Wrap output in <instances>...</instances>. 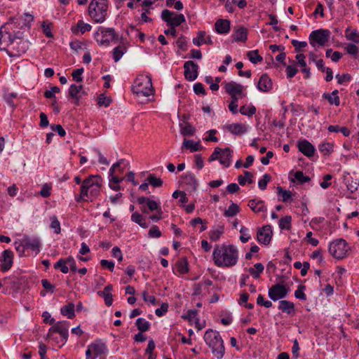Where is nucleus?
Masks as SVG:
<instances>
[{
  "instance_id": "b1692460",
  "label": "nucleus",
  "mask_w": 359,
  "mask_h": 359,
  "mask_svg": "<svg viewBox=\"0 0 359 359\" xmlns=\"http://www.w3.org/2000/svg\"><path fill=\"white\" fill-rule=\"evenodd\" d=\"M184 149L189 150L191 152H195L202 151L203 147L201 144L200 141L196 142L193 140L184 138L181 149L184 150Z\"/></svg>"
},
{
  "instance_id": "7c9ffc66",
  "label": "nucleus",
  "mask_w": 359,
  "mask_h": 359,
  "mask_svg": "<svg viewBox=\"0 0 359 359\" xmlns=\"http://www.w3.org/2000/svg\"><path fill=\"white\" fill-rule=\"evenodd\" d=\"M345 184L347 189L353 194L358 190L359 187V180L358 179H353L352 177H349L345 178Z\"/></svg>"
},
{
  "instance_id": "052dcab7",
  "label": "nucleus",
  "mask_w": 359,
  "mask_h": 359,
  "mask_svg": "<svg viewBox=\"0 0 359 359\" xmlns=\"http://www.w3.org/2000/svg\"><path fill=\"white\" fill-rule=\"evenodd\" d=\"M294 180L299 183L303 184L310 181V177L304 175L302 171H297L294 174Z\"/></svg>"
},
{
  "instance_id": "58836bf2",
  "label": "nucleus",
  "mask_w": 359,
  "mask_h": 359,
  "mask_svg": "<svg viewBox=\"0 0 359 359\" xmlns=\"http://www.w3.org/2000/svg\"><path fill=\"white\" fill-rule=\"evenodd\" d=\"M264 266L262 263H257L254 265V268H250L249 272L254 278H259L260 274L263 272Z\"/></svg>"
},
{
  "instance_id": "9d476101",
  "label": "nucleus",
  "mask_w": 359,
  "mask_h": 359,
  "mask_svg": "<svg viewBox=\"0 0 359 359\" xmlns=\"http://www.w3.org/2000/svg\"><path fill=\"white\" fill-rule=\"evenodd\" d=\"M162 20L170 27H176L185 22L183 14H176L169 10H163L161 13Z\"/></svg>"
},
{
  "instance_id": "4468645a",
  "label": "nucleus",
  "mask_w": 359,
  "mask_h": 359,
  "mask_svg": "<svg viewBox=\"0 0 359 359\" xmlns=\"http://www.w3.org/2000/svg\"><path fill=\"white\" fill-rule=\"evenodd\" d=\"M184 77L187 81H193L196 80L198 74V66L191 60H189L184 64Z\"/></svg>"
},
{
  "instance_id": "0e129e2a",
  "label": "nucleus",
  "mask_w": 359,
  "mask_h": 359,
  "mask_svg": "<svg viewBox=\"0 0 359 359\" xmlns=\"http://www.w3.org/2000/svg\"><path fill=\"white\" fill-rule=\"evenodd\" d=\"M176 45L178 47V48L181 49L182 50H187V42L186 37L182 35L180 36L176 41Z\"/></svg>"
},
{
  "instance_id": "6e6d98bb",
  "label": "nucleus",
  "mask_w": 359,
  "mask_h": 359,
  "mask_svg": "<svg viewBox=\"0 0 359 359\" xmlns=\"http://www.w3.org/2000/svg\"><path fill=\"white\" fill-rule=\"evenodd\" d=\"M41 28L44 34L48 37L52 38L53 36L51 29H52V23L48 20H44L42 22Z\"/></svg>"
},
{
  "instance_id": "393cba45",
  "label": "nucleus",
  "mask_w": 359,
  "mask_h": 359,
  "mask_svg": "<svg viewBox=\"0 0 359 359\" xmlns=\"http://www.w3.org/2000/svg\"><path fill=\"white\" fill-rule=\"evenodd\" d=\"M278 309L287 315H293L295 313L294 304L287 300H280L279 302Z\"/></svg>"
},
{
  "instance_id": "79ce46f5",
  "label": "nucleus",
  "mask_w": 359,
  "mask_h": 359,
  "mask_svg": "<svg viewBox=\"0 0 359 359\" xmlns=\"http://www.w3.org/2000/svg\"><path fill=\"white\" fill-rule=\"evenodd\" d=\"M149 184L154 188L162 187L163 182L161 178H158L154 174H149L147 179Z\"/></svg>"
},
{
  "instance_id": "5fc2aeb1",
  "label": "nucleus",
  "mask_w": 359,
  "mask_h": 359,
  "mask_svg": "<svg viewBox=\"0 0 359 359\" xmlns=\"http://www.w3.org/2000/svg\"><path fill=\"white\" fill-rule=\"evenodd\" d=\"M306 286L304 285H299L297 289L294 291V297L302 301L306 300V295L304 293Z\"/></svg>"
},
{
  "instance_id": "f03ea898",
  "label": "nucleus",
  "mask_w": 359,
  "mask_h": 359,
  "mask_svg": "<svg viewBox=\"0 0 359 359\" xmlns=\"http://www.w3.org/2000/svg\"><path fill=\"white\" fill-rule=\"evenodd\" d=\"M102 179L100 175H90L81 186L80 198L83 201L97 197L101 189Z\"/></svg>"
},
{
  "instance_id": "423d86ee",
  "label": "nucleus",
  "mask_w": 359,
  "mask_h": 359,
  "mask_svg": "<svg viewBox=\"0 0 359 359\" xmlns=\"http://www.w3.org/2000/svg\"><path fill=\"white\" fill-rule=\"evenodd\" d=\"M133 91L137 95L148 97L153 94L154 89L152 86L151 78L148 75H140L137 77L133 86Z\"/></svg>"
},
{
  "instance_id": "9b49d317",
  "label": "nucleus",
  "mask_w": 359,
  "mask_h": 359,
  "mask_svg": "<svg viewBox=\"0 0 359 359\" xmlns=\"http://www.w3.org/2000/svg\"><path fill=\"white\" fill-rule=\"evenodd\" d=\"M290 292L289 287L282 283H276L272 285L268 291L269 298L276 302L287 297Z\"/></svg>"
},
{
  "instance_id": "bb28decb",
  "label": "nucleus",
  "mask_w": 359,
  "mask_h": 359,
  "mask_svg": "<svg viewBox=\"0 0 359 359\" xmlns=\"http://www.w3.org/2000/svg\"><path fill=\"white\" fill-rule=\"evenodd\" d=\"M92 26L88 23L84 22L83 20H79L75 26L72 27L71 30L74 34H78L79 32L83 34L87 32H90Z\"/></svg>"
},
{
  "instance_id": "13d9d810",
  "label": "nucleus",
  "mask_w": 359,
  "mask_h": 359,
  "mask_svg": "<svg viewBox=\"0 0 359 359\" xmlns=\"http://www.w3.org/2000/svg\"><path fill=\"white\" fill-rule=\"evenodd\" d=\"M271 177L269 174L265 173L258 182V187L261 190H265L267 184L270 182Z\"/></svg>"
},
{
  "instance_id": "e2e57ef3",
  "label": "nucleus",
  "mask_w": 359,
  "mask_h": 359,
  "mask_svg": "<svg viewBox=\"0 0 359 359\" xmlns=\"http://www.w3.org/2000/svg\"><path fill=\"white\" fill-rule=\"evenodd\" d=\"M205 31H199L198 32L197 38L193 39V43L197 46H201L203 43L204 38L205 36Z\"/></svg>"
},
{
  "instance_id": "2eb2a0df",
  "label": "nucleus",
  "mask_w": 359,
  "mask_h": 359,
  "mask_svg": "<svg viewBox=\"0 0 359 359\" xmlns=\"http://www.w3.org/2000/svg\"><path fill=\"white\" fill-rule=\"evenodd\" d=\"M224 89L229 95H240L241 98L245 96L243 93L244 87L240 83L233 81L225 83Z\"/></svg>"
},
{
  "instance_id": "a878e982",
  "label": "nucleus",
  "mask_w": 359,
  "mask_h": 359,
  "mask_svg": "<svg viewBox=\"0 0 359 359\" xmlns=\"http://www.w3.org/2000/svg\"><path fill=\"white\" fill-rule=\"evenodd\" d=\"M232 36L236 41L245 42L248 39V29L243 26L238 27Z\"/></svg>"
},
{
  "instance_id": "a18cd8bd",
  "label": "nucleus",
  "mask_w": 359,
  "mask_h": 359,
  "mask_svg": "<svg viewBox=\"0 0 359 359\" xmlns=\"http://www.w3.org/2000/svg\"><path fill=\"white\" fill-rule=\"evenodd\" d=\"M54 268L55 269H60L63 273H67L69 272V267L67 266L66 258L60 259L55 264Z\"/></svg>"
},
{
  "instance_id": "ddd939ff",
  "label": "nucleus",
  "mask_w": 359,
  "mask_h": 359,
  "mask_svg": "<svg viewBox=\"0 0 359 359\" xmlns=\"http://www.w3.org/2000/svg\"><path fill=\"white\" fill-rule=\"evenodd\" d=\"M69 323L67 321H59L56 323H54L53 326L49 330L48 334H51L52 333L55 332L59 333L64 341L66 342L69 335Z\"/></svg>"
},
{
  "instance_id": "f704fd0d",
  "label": "nucleus",
  "mask_w": 359,
  "mask_h": 359,
  "mask_svg": "<svg viewBox=\"0 0 359 359\" xmlns=\"http://www.w3.org/2000/svg\"><path fill=\"white\" fill-rule=\"evenodd\" d=\"M176 266L177 270L180 274H186L189 272V263L186 257L180 259Z\"/></svg>"
},
{
  "instance_id": "c03bdc74",
  "label": "nucleus",
  "mask_w": 359,
  "mask_h": 359,
  "mask_svg": "<svg viewBox=\"0 0 359 359\" xmlns=\"http://www.w3.org/2000/svg\"><path fill=\"white\" fill-rule=\"evenodd\" d=\"M245 176L239 175L238 177V181L240 185L244 186L246 182L252 183V178L253 177V175L252 172L249 171H244Z\"/></svg>"
},
{
  "instance_id": "39448f33",
  "label": "nucleus",
  "mask_w": 359,
  "mask_h": 359,
  "mask_svg": "<svg viewBox=\"0 0 359 359\" xmlns=\"http://www.w3.org/2000/svg\"><path fill=\"white\" fill-rule=\"evenodd\" d=\"M5 34L8 35L11 49L0 48V50L5 51L10 57H19L29 49L28 41L24 39L15 41V38H12V34L10 32L5 31Z\"/></svg>"
},
{
  "instance_id": "09e8293b",
  "label": "nucleus",
  "mask_w": 359,
  "mask_h": 359,
  "mask_svg": "<svg viewBox=\"0 0 359 359\" xmlns=\"http://www.w3.org/2000/svg\"><path fill=\"white\" fill-rule=\"evenodd\" d=\"M131 220L133 222L138 224L140 226H142L143 228L147 227V222H146L145 219H144V217H142V215L137 212H134L132 215Z\"/></svg>"
},
{
  "instance_id": "603ef678",
  "label": "nucleus",
  "mask_w": 359,
  "mask_h": 359,
  "mask_svg": "<svg viewBox=\"0 0 359 359\" xmlns=\"http://www.w3.org/2000/svg\"><path fill=\"white\" fill-rule=\"evenodd\" d=\"M241 236H240V241L243 243H245L249 241V240L251 238V235L250 233V230L247 227L242 226L240 229Z\"/></svg>"
},
{
  "instance_id": "20e7f679",
  "label": "nucleus",
  "mask_w": 359,
  "mask_h": 359,
  "mask_svg": "<svg viewBox=\"0 0 359 359\" xmlns=\"http://www.w3.org/2000/svg\"><path fill=\"white\" fill-rule=\"evenodd\" d=\"M107 0H92L88 6V15L96 23L103 22L107 15Z\"/></svg>"
},
{
  "instance_id": "473e14b6",
  "label": "nucleus",
  "mask_w": 359,
  "mask_h": 359,
  "mask_svg": "<svg viewBox=\"0 0 359 359\" xmlns=\"http://www.w3.org/2000/svg\"><path fill=\"white\" fill-rule=\"evenodd\" d=\"M180 133L183 136H193L196 133V128L189 123H186L184 125L180 123Z\"/></svg>"
},
{
  "instance_id": "338daca9",
  "label": "nucleus",
  "mask_w": 359,
  "mask_h": 359,
  "mask_svg": "<svg viewBox=\"0 0 359 359\" xmlns=\"http://www.w3.org/2000/svg\"><path fill=\"white\" fill-rule=\"evenodd\" d=\"M168 304L167 303H163L160 308L156 309L155 314L158 317H161L168 312Z\"/></svg>"
},
{
  "instance_id": "6e6552de",
  "label": "nucleus",
  "mask_w": 359,
  "mask_h": 359,
  "mask_svg": "<svg viewBox=\"0 0 359 359\" xmlns=\"http://www.w3.org/2000/svg\"><path fill=\"white\" fill-rule=\"evenodd\" d=\"M94 38L100 45L108 46L117 38V35L113 28L99 27L94 34Z\"/></svg>"
},
{
  "instance_id": "5701e85b",
  "label": "nucleus",
  "mask_w": 359,
  "mask_h": 359,
  "mask_svg": "<svg viewBox=\"0 0 359 359\" xmlns=\"http://www.w3.org/2000/svg\"><path fill=\"white\" fill-rule=\"evenodd\" d=\"M233 150L229 147H226L222 149V153L219 155V163L225 168L230 166L231 163V158L233 156Z\"/></svg>"
},
{
  "instance_id": "c85d7f7f",
  "label": "nucleus",
  "mask_w": 359,
  "mask_h": 359,
  "mask_svg": "<svg viewBox=\"0 0 359 359\" xmlns=\"http://www.w3.org/2000/svg\"><path fill=\"white\" fill-rule=\"evenodd\" d=\"M184 183L189 185L192 189H196L198 185V182L194 173L188 172L182 175Z\"/></svg>"
},
{
  "instance_id": "49530a36",
  "label": "nucleus",
  "mask_w": 359,
  "mask_h": 359,
  "mask_svg": "<svg viewBox=\"0 0 359 359\" xmlns=\"http://www.w3.org/2000/svg\"><path fill=\"white\" fill-rule=\"evenodd\" d=\"M292 217L287 215L282 217L279 221V227L280 229L290 230L291 229Z\"/></svg>"
},
{
  "instance_id": "8fccbe9b",
  "label": "nucleus",
  "mask_w": 359,
  "mask_h": 359,
  "mask_svg": "<svg viewBox=\"0 0 359 359\" xmlns=\"http://www.w3.org/2000/svg\"><path fill=\"white\" fill-rule=\"evenodd\" d=\"M126 52V48L123 46H118L113 50V59L117 62Z\"/></svg>"
},
{
  "instance_id": "864d4df0",
  "label": "nucleus",
  "mask_w": 359,
  "mask_h": 359,
  "mask_svg": "<svg viewBox=\"0 0 359 359\" xmlns=\"http://www.w3.org/2000/svg\"><path fill=\"white\" fill-rule=\"evenodd\" d=\"M50 229L54 230V232L57 234L60 233L61 231L60 223L55 215H53L50 217Z\"/></svg>"
},
{
  "instance_id": "2f4dec72",
  "label": "nucleus",
  "mask_w": 359,
  "mask_h": 359,
  "mask_svg": "<svg viewBox=\"0 0 359 359\" xmlns=\"http://www.w3.org/2000/svg\"><path fill=\"white\" fill-rule=\"evenodd\" d=\"M60 312L63 316H67L69 319H72L75 316L74 304L73 303H69L68 304L63 306L60 309Z\"/></svg>"
},
{
  "instance_id": "4d7b16f0",
  "label": "nucleus",
  "mask_w": 359,
  "mask_h": 359,
  "mask_svg": "<svg viewBox=\"0 0 359 359\" xmlns=\"http://www.w3.org/2000/svg\"><path fill=\"white\" fill-rule=\"evenodd\" d=\"M346 36L350 41L359 43V33L356 30H351L349 28H347L346 29Z\"/></svg>"
},
{
  "instance_id": "f8f14e48",
  "label": "nucleus",
  "mask_w": 359,
  "mask_h": 359,
  "mask_svg": "<svg viewBox=\"0 0 359 359\" xmlns=\"http://www.w3.org/2000/svg\"><path fill=\"white\" fill-rule=\"evenodd\" d=\"M107 350V346L104 343L100 341L91 343L88 346L86 351V359H95L97 357L104 354Z\"/></svg>"
},
{
  "instance_id": "ea45409f",
  "label": "nucleus",
  "mask_w": 359,
  "mask_h": 359,
  "mask_svg": "<svg viewBox=\"0 0 359 359\" xmlns=\"http://www.w3.org/2000/svg\"><path fill=\"white\" fill-rule=\"evenodd\" d=\"M224 233V226H218L217 229L209 232V238L212 241H217Z\"/></svg>"
},
{
  "instance_id": "de8ad7c7",
  "label": "nucleus",
  "mask_w": 359,
  "mask_h": 359,
  "mask_svg": "<svg viewBox=\"0 0 359 359\" xmlns=\"http://www.w3.org/2000/svg\"><path fill=\"white\" fill-rule=\"evenodd\" d=\"M240 112L243 115L252 116L256 113V108L252 104H250L248 106L243 105L240 108Z\"/></svg>"
},
{
  "instance_id": "f3484780",
  "label": "nucleus",
  "mask_w": 359,
  "mask_h": 359,
  "mask_svg": "<svg viewBox=\"0 0 359 359\" xmlns=\"http://www.w3.org/2000/svg\"><path fill=\"white\" fill-rule=\"evenodd\" d=\"M271 237L272 231L269 225L264 226L262 229H258L257 238L259 243L268 245L271 242Z\"/></svg>"
},
{
  "instance_id": "a19ab883",
  "label": "nucleus",
  "mask_w": 359,
  "mask_h": 359,
  "mask_svg": "<svg viewBox=\"0 0 359 359\" xmlns=\"http://www.w3.org/2000/svg\"><path fill=\"white\" fill-rule=\"evenodd\" d=\"M247 56L250 61L253 64H257L263 60V57L259 55L257 50H250L247 53Z\"/></svg>"
},
{
  "instance_id": "aec40b11",
  "label": "nucleus",
  "mask_w": 359,
  "mask_h": 359,
  "mask_svg": "<svg viewBox=\"0 0 359 359\" xmlns=\"http://www.w3.org/2000/svg\"><path fill=\"white\" fill-rule=\"evenodd\" d=\"M137 201L139 204H146L150 211H156L159 214H163L161 207L159 203L144 196L138 197Z\"/></svg>"
},
{
  "instance_id": "1a4fd4ad",
  "label": "nucleus",
  "mask_w": 359,
  "mask_h": 359,
  "mask_svg": "<svg viewBox=\"0 0 359 359\" xmlns=\"http://www.w3.org/2000/svg\"><path fill=\"white\" fill-rule=\"evenodd\" d=\"M330 32L328 29H319L311 32L309 36L310 44L313 47H323L330 40Z\"/></svg>"
},
{
  "instance_id": "c756f323",
  "label": "nucleus",
  "mask_w": 359,
  "mask_h": 359,
  "mask_svg": "<svg viewBox=\"0 0 359 359\" xmlns=\"http://www.w3.org/2000/svg\"><path fill=\"white\" fill-rule=\"evenodd\" d=\"M227 130L232 134L241 135L247 131V128L242 123H231L226 126Z\"/></svg>"
},
{
  "instance_id": "774afa93",
  "label": "nucleus",
  "mask_w": 359,
  "mask_h": 359,
  "mask_svg": "<svg viewBox=\"0 0 359 359\" xmlns=\"http://www.w3.org/2000/svg\"><path fill=\"white\" fill-rule=\"evenodd\" d=\"M345 50L348 54L352 55H357L358 53V48L353 43H348L345 48Z\"/></svg>"
},
{
  "instance_id": "37998d69",
  "label": "nucleus",
  "mask_w": 359,
  "mask_h": 359,
  "mask_svg": "<svg viewBox=\"0 0 359 359\" xmlns=\"http://www.w3.org/2000/svg\"><path fill=\"white\" fill-rule=\"evenodd\" d=\"M240 211L239 206L234 203H232L224 212L225 217H231L237 215Z\"/></svg>"
},
{
  "instance_id": "4be33fe9",
  "label": "nucleus",
  "mask_w": 359,
  "mask_h": 359,
  "mask_svg": "<svg viewBox=\"0 0 359 359\" xmlns=\"http://www.w3.org/2000/svg\"><path fill=\"white\" fill-rule=\"evenodd\" d=\"M231 22L226 19H219L215 23V29L219 34H226L231 29Z\"/></svg>"
},
{
  "instance_id": "bf43d9fd",
  "label": "nucleus",
  "mask_w": 359,
  "mask_h": 359,
  "mask_svg": "<svg viewBox=\"0 0 359 359\" xmlns=\"http://www.w3.org/2000/svg\"><path fill=\"white\" fill-rule=\"evenodd\" d=\"M323 97L326 99L332 105L339 106L340 104V99L339 96L333 97L330 93H324Z\"/></svg>"
},
{
  "instance_id": "3c124183",
  "label": "nucleus",
  "mask_w": 359,
  "mask_h": 359,
  "mask_svg": "<svg viewBox=\"0 0 359 359\" xmlns=\"http://www.w3.org/2000/svg\"><path fill=\"white\" fill-rule=\"evenodd\" d=\"M198 311L196 310H189L185 314L182 316V318L188 321L195 320V323L197 325L198 319L197 318Z\"/></svg>"
},
{
  "instance_id": "dca6fc26",
  "label": "nucleus",
  "mask_w": 359,
  "mask_h": 359,
  "mask_svg": "<svg viewBox=\"0 0 359 359\" xmlns=\"http://www.w3.org/2000/svg\"><path fill=\"white\" fill-rule=\"evenodd\" d=\"M14 254L11 250H5L2 252L1 259V269L2 271H8L13 266Z\"/></svg>"
},
{
  "instance_id": "f257e3e1",
  "label": "nucleus",
  "mask_w": 359,
  "mask_h": 359,
  "mask_svg": "<svg viewBox=\"0 0 359 359\" xmlns=\"http://www.w3.org/2000/svg\"><path fill=\"white\" fill-rule=\"evenodd\" d=\"M238 255V250L233 245H216L212 252V260L218 267L230 268L236 265Z\"/></svg>"
},
{
  "instance_id": "0eeeda50",
  "label": "nucleus",
  "mask_w": 359,
  "mask_h": 359,
  "mask_svg": "<svg viewBox=\"0 0 359 359\" xmlns=\"http://www.w3.org/2000/svg\"><path fill=\"white\" fill-rule=\"evenodd\" d=\"M329 253L334 258L341 259L345 258L350 247L348 243L343 238L336 239L331 242L329 245Z\"/></svg>"
},
{
  "instance_id": "72a5a7b5",
  "label": "nucleus",
  "mask_w": 359,
  "mask_h": 359,
  "mask_svg": "<svg viewBox=\"0 0 359 359\" xmlns=\"http://www.w3.org/2000/svg\"><path fill=\"white\" fill-rule=\"evenodd\" d=\"M278 194L281 196L283 203H291L293 201L292 194L290 191L285 190L281 187H277Z\"/></svg>"
},
{
  "instance_id": "a211bd4d",
  "label": "nucleus",
  "mask_w": 359,
  "mask_h": 359,
  "mask_svg": "<svg viewBox=\"0 0 359 359\" xmlns=\"http://www.w3.org/2000/svg\"><path fill=\"white\" fill-rule=\"evenodd\" d=\"M22 241L26 249L32 250V251H34L36 254H38L40 252L41 243L39 238L25 236L22 238Z\"/></svg>"
},
{
  "instance_id": "e433bc0d",
  "label": "nucleus",
  "mask_w": 359,
  "mask_h": 359,
  "mask_svg": "<svg viewBox=\"0 0 359 359\" xmlns=\"http://www.w3.org/2000/svg\"><path fill=\"white\" fill-rule=\"evenodd\" d=\"M135 325L137 327L138 330L141 332L148 331L151 327L150 323L142 318H137L136 320Z\"/></svg>"
},
{
  "instance_id": "c9c22d12",
  "label": "nucleus",
  "mask_w": 359,
  "mask_h": 359,
  "mask_svg": "<svg viewBox=\"0 0 359 359\" xmlns=\"http://www.w3.org/2000/svg\"><path fill=\"white\" fill-rule=\"evenodd\" d=\"M82 89V86H76L75 84H72L69 88V96L75 99L76 100V104L78 103L81 96L79 93Z\"/></svg>"
},
{
  "instance_id": "69168bd1",
  "label": "nucleus",
  "mask_w": 359,
  "mask_h": 359,
  "mask_svg": "<svg viewBox=\"0 0 359 359\" xmlns=\"http://www.w3.org/2000/svg\"><path fill=\"white\" fill-rule=\"evenodd\" d=\"M336 79H337V83L341 85L351 81V76L349 74H343L342 75L337 74Z\"/></svg>"
},
{
  "instance_id": "cd10ccee",
  "label": "nucleus",
  "mask_w": 359,
  "mask_h": 359,
  "mask_svg": "<svg viewBox=\"0 0 359 359\" xmlns=\"http://www.w3.org/2000/svg\"><path fill=\"white\" fill-rule=\"evenodd\" d=\"M248 206L255 212H266V207L262 200L252 199L248 203Z\"/></svg>"
},
{
  "instance_id": "7ed1b4c3",
  "label": "nucleus",
  "mask_w": 359,
  "mask_h": 359,
  "mask_svg": "<svg viewBox=\"0 0 359 359\" xmlns=\"http://www.w3.org/2000/svg\"><path fill=\"white\" fill-rule=\"evenodd\" d=\"M203 339L206 345L209 346L212 354L217 359L224 357L225 348L224 341L219 332L209 329L205 332Z\"/></svg>"
},
{
  "instance_id": "412c9836",
  "label": "nucleus",
  "mask_w": 359,
  "mask_h": 359,
  "mask_svg": "<svg viewBox=\"0 0 359 359\" xmlns=\"http://www.w3.org/2000/svg\"><path fill=\"white\" fill-rule=\"evenodd\" d=\"M257 87L261 92H269L273 87L272 81L266 74H263L259 78Z\"/></svg>"
},
{
  "instance_id": "4c0bfd02",
  "label": "nucleus",
  "mask_w": 359,
  "mask_h": 359,
  "mask_svg": "<svg viewBox=\"0 0 359 359\" xmlns=\"http://www.w3.org/2000/svg\"><path fill=\"white\" fill-rule=\"evenodd\" d=\"M334 144L330 142H323L319 144L318 149L323 155L327 156L332 154L334 151Z\"/></svg>"
},
{
  "instance_id": "680f3d73",
  "label": "nucleus",
  "mask_w": 359,
  "mask_h": 359,
  "mask_svg": "<svg viewBox=\"0 0 359 359\" xmlns=\"http://www.w3.org/2000/svg\"><path fill=\"white\" fill-rule=\"evenodd\" d=\"M60 91V88H58L57 86H53L50 90H47L44 92V97L48 99H55V94L58 93Z\"/></svg>"
},
{
  "instance_id": "6ab92c4d",
  "label": "nucleus",
  "mask_w": 359,
  "mask_h": 359,
  "mask_svg": "<svg viewBox=\"0 0 359 359\" xmlns=\"http://www.w3.org/2000/svg\"><path fill=\"white\" fill-rule=\"evenodd\" d=\"M297 147L304 156L311 158L316 151L314 146L306 140H302L298 142Z\"/></svg>"
}]
</instances>
